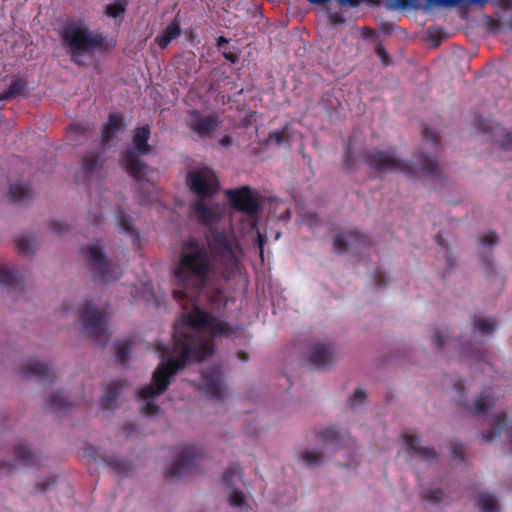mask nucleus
Segmentation results:
<instances>
[{"label":"nucleus","mask_w":512,"mask_h":512,"mask_svg":"<svg viewBox=\"0 0 512 512\" xmlns=\"http://www.w3.org/2000/svg\"><path fill=\"white\" fill-rule=\"evenodd\" d=\"M238 244L231 241L225 231L212 230L207 245L196 239H188L182 245L178 264L173 277L176 288L173 297L179 303L192 305L188 314H183L181 324L173 329V346L157 345L162 361L155 369L152 383L137 392L141 399H153L168 388L171 378L190 362L204 360L213 353V341L201 332L211 331L214 335H229L231 328L196 305L195 298L207 285L212 273L225 280L233 279L240 273L241 263L236 255Z\"/></svg>","instance_id":"f257e3e1"},{"label":"nucleus","mask_w":512,"mask_h":512,"mask_svg":"<svg viewBox=\"0 0 512 512\" xmlns=\"http://www.w3.org/2000/svg\"><path fill=\"white\" fill-rule=\"evenodd\" d=\"M59 37L73 63L84 65L83 57L95 51L106 49V37L92 31L81 20H69L63 23Z\"/></svg>","instance_id":"f03ea898"},{"label":"nucleus","mask_w":512,"mask_h":512,"mask_svg":"<svg viewBox=\"0 0 512 512\" xmlns=\"http://www.w3.org/2000/svg\"><path fill=\"white\" fill-rule=\"evenodd\" d=\"M151 135V129L148 124L137 127L133 131L132 145L121 154V163L128 174L135 180L140 181L144 178L147 165L140 160V156L149 155L152 147L148 144Z\"/></svg>","instance_id":"7ed1b4c3"},{"label":"nucleus","mask_w":512,"mask_h":512,"mask_svg":"<svg viewBox=\"0 0 512 512\" xmlns=\"http://www.w3.org/2000/svg\"><path fill=\"white\" fill-rule=\"evenodd\" d=\"M364 162L373 170L379 172L398 171L408 177L414 176V168L411 163L399 159L394 151H380L377 149L367 151Z\"/></svg>","instance_id":"20e7f679"},{"label":"nucleus","mask_w":512,"mask_h":512,"mask_svg":"<svg viewBox=\"0 0 512 512\" xmlns=\"http://www.w3.org/2000/svg\"><path fill=\"white\" fill-rule=\"evenodd\" d=\"M82 253L86 256L91 270L97 273L101 282L109 283L118 280L122 276L121 267L111 264L100 246L90 244L82 249Z\"/></svg>","instance_id":"39448f33"},{"label":"nucleus","mask_w":512,"mask_h":512,"mask_svg":"<svg viewBox=\"0 0 512 512\" xmlns=\"http://www.w3.org/2000/svg\"><path fill=\"white\" fill-rule=\"evenodd\" d=\"M203 457L202 450L194 445H185L175 461L166 469V478H181L195 474Z\"/></svg>","instance_id":"423d86ee"},{"label":"nucleus","mask_w":512,"mask_h":512,"mask_svg":"<svg viewBox=\"0 0 512 512\" xmlns=\"http://www.w3.org/2000/svg\"><path fill=\"white\" fill-rule=\"evenodd\" d=\"M86 335L101 345H105L109 339L107 321L102 310L94 306H85L80 314Z\"/></svg>","instance_id":"0eeeda50"},{"label":"nucleus","mask_w":512,"mask_h":512,"mask_svg":"<svg viewBox=\"0 0 512 512\" xmlns=\"http://www.w3.org/2000/svg\"><path fill=\"white\" fill-rule=\"evenodd\" d=\"M187 185L199 199H207L219 190L216 174L206 167L190 171L187 175Z\"/></svg>","instance_id":"6e6552de"},{"label":"nucleus","mask_w":512,"mask_h":512,"mask_svg":"<svg viewBox=\"0 0 512 512\" xmlns=\"http://www.w3.org/2000/svg\"><path fill=\"white\" fill-rule=\"evenodd\" d=\"M226 195L231 205L241 213L249 216L256 217L260 210L261 204L258 194L255 193L249 186H241L236 189H229Z\"/></svg>","instance_id":"1a4fd4ad"},{"label":"nucleus","mask_w":512,"mask_h":512,"mask_svg":"<svg viewBox=\"0 0 512 512\" xmlns=\"http://www.w3.org/2000/svg\"><path fill=\"white\" fill-rule=\"evenodd\" d=\"M473 125L481 133H491L492 140L499 144L503 152H512V133L506 132L500 125H493L491 120L477 116Z\"/></svg>","instance_id":"9d476101"},{"label":"nucleus","mask_w":512,"mask_h":512,"mask_svg":"<svg viewBox=\"0 0 512 512\" xmlns=\"http://www.w3.org/2000/svg\"><path fill=\"white\" fill-rule=\"evenodd\" d=\"M188 116V128L201 138L210 137L220 123L217 115H204L196 109L191 110Z\"/></svg>","instance_id":"9b49d317"},{"label":"nucleus","mask_w":512,"mask_h":512,"mask_svg":"<svg viewBox=\"0 0 512 512\" xmlns=\"http://www.w3.org/2000/svg\"><path fill=\"white\" fill-rule=\"evenodd\" d=\"M370 244V239L366 234L358 230H348L341 232L334 238V249L339 252H358L362 247Z\"/></svg>","instance_id":"f8f14e48"},{"label":"nucleus","mask_w":512,"mask_h":512,"mask_svg":"<svg viewBox=\"0 0 512 512\" xmlns=\"http://www.w3.org/2000/svg\"><path fill=\"white\" fill-rule=\"evenodd\" d=\"M200 389L214 399L221 400L224 397L223 378L218 365H213L202 372Z\"/></svg>","instance_id":"ddd939ff"},{"label":"nucleus","mask_w":512,"mask_h":512,"mask_svg":"<svg viewBox=\"0 0 512 512\" xmlns=\"http://www.w3.org/2000/svg\"><path fill=\"white\" fill-rule=\"evenodd\" d=\"M102 152H87L82 159L81 170L77 173V181H86L94 174L98 173L104 164Z\"/></svg>","instance_id":"4468645a"},{"label":"nucleus","mask_w":512,"mask_h":512,"mask_svg":"<svg viewBox=\"0 0 512 512\" xmlns=\"http://www.w3.org/2000/svg\"><path fill=\"white\" fill-rule=\"evenodd\" d=\"M308 361L316 368H326L333 363L334 354L329 345L317 343L312 346Z\"/></svg>","instance_id":"2eb2a0df"},{"label":"nucleus","mask_w":512,"mask_h":512,"mask_svg":"<svg viewBox=\"0 0 512 512\" xmlns=\"http://www.w3.org/2000/svg\"><path fill=\"white\" fill-rule=\"evenodd\" d=\"M20 373L24 377H36L38 379H50L53 380L55 378L54 373L51 371L50 367L45 363L39 362L37 360H30L20 368Z\"/></svg>","instance_id":"dca6fc26"},{"label":"nucleus","mask_w":512,"mask_h":512,"mask_svg":"<svg viewBox=\"0 0 512 512\" xmlns=\"http://www.w3.org/2000/svg\"><path fill=\"white\" fill-rule=\"evenodd\" d=\"M124 128L125 124L121 113L109 114L108 121L101 131V143L104 145L109 144L114 139L115 135L124 130Z\"/></svg>","instance_id":"f3484780"},{"label":"nucleus","mask_w":512,"mask_h":512,"mask_svg":"<svg viewBox=\"0 0 512 512\" xmlns=\"http://www.w3.org/2000/svg\"><path fill=\"white\" fill-rule=\"evenodd\" d=\"M194 211L199 220L203 224H214L217 223L221 218V213L216 207L206 205L204 199H199L194 204Z\"/></svg>","instance_id":"a211bd4d"},{"label":"nucleus","mask_w":512,"mask_h":512,"mask_svg":"<svg viewBox=\"0 0 512 512\" xmlns=\"http://www.w3.org/2000/svg\"><path fill=\"white\" fill-rule=\"evenodd\" d=\"M127 385L125 380H113L106 387L105 393L101 399L102 409H113L116 406L117 398L123 388Z\"/></svg>","instance_id":"6ab92c4d"},{"label":"nucleus","mask_w":512,"mask_h":512,"mask_svg":"<svg viewBox=\"0 0 512 512\" xmlns=\"http://www.w3.org/2000/svg\"><path fill=\"white\" fill-rule=\"evenodd\" d=\"M15 461L24 467L37 465L38 457L33 453L26 442L20 441L13 447Z\"/></svg>","instance_id":"aec40b11"},{"label":"nucleus","mask_w":512,"mask_h":512,"mask_svg":"<svg viewBox=\"0 0 512 512\" xmlns=\"http://www.w3.org/2000/svg\"><path fill=\"white\" fill-rule=\"evenodd\" d=\"M403 438L407 444L409 453L419 456L425 461L433 460L437 458V453L432 448L419 446V440L416 435L403 434Z\"/></svg>","instance_id":"412c9836"},{"label":"nucleus","mask_w":512,"mask_h":512,"mask_svg":"<svg viewBox=\"0 0 512 512\" xmlns=\"http://www.w3.org/2000/svg\"><path fill=\"white\" fill-rule=\"evenodd\" d=\"M180 34V23L177 19H174L166 26L163 32L155 38V42L161 49H165L171 41L180 36Z\"/></svg>","instance_id":"4be33fe9"},{"label":"nucleus","mask_w":512,"mask_h":512,"mask_svg":"<svg viewBox=\"0 0 512 512\" xmlns=\"http://www.w3.org/2000/svg\"><path fill=\"white\" fill-rule=\"evenodd\" d=\"M8 195L12 203L21 204L30 200L33 193L28 184L15 183L10 185Z\"/></svg>","instance_id":"5701e85b"},{"label":"nucleus","mask_w":512,"mask_h":512,"mask_svg":"<svg viewBox=\"0 0 512 512\" xmlns=\"http://www.w3.org/2000/svg\"><path fill=\"white\" fill-rule=\"evenodd\" d=\"M27 82L23 78H17L4 92L0 93V102L15 99L19 96H25Z\"/></svg>","instance_id":"b1692460"},{"label":"nucleus","mask_w":512,"mask_h":512,"mask_svg":"<svg viewBox=\"0 0 512 512\" xmlns=\"http://www.w3.org/2000/svg\"><path fill=\"white\" fill-rule=\"evenodd\" d=\"M427 5L433 6V7H457V6H474L479 5L483 6L485 5L489 0H425Z\"/></svg>","instance_id":"393cba45"},{"label":"nucleus","mask_w":512,"mask_h":512,"mask_svg":"<svg viewBox=\"0 0 512 512\" xmlns=\"http://www.w3.org/2000/svg\"><path fill=\"white\" fill-rule=\"evenodd\" d=\"M495 399L491 393L487 390L482 392L475 400L473 409H470L475 416H479L485 413L488 408L494 406Z\"/></svg>","instance_id":"a878e982"},{"label":"nucleus","mask_w":512,"mask_h":512,"mask_svg":"<svg viewBox=\"0 0 512 512\" xmlns=\"http://www.w3.org/2000/svg\"><path fill=\"white\" fill-rule=\"evenodd\" d=\"M104 462L114 473L120 476H125L132 470L130 462L117 457L108 456L104 459Z\"/></svg>","instance_id":"bb28decb"},{"label":"nucleus","mask_w":512,"mask_h":512,"mask_svg":"<svg viewBox=\"0 0 512 512\" xmlns=\"http://www.w3.org/2000/svg\"><path fill=\"white\" fill-rule=\"evenodd\" d=\"M481 512H499V504L496 498L489 493H481L477 500Z\"/></svg>","instance_id":"cd10ccee"},{"label":"nucleus","mask_w":512,"mask_h":512,"mask_svg":"<svg viewBox=\"0 0 512 512\" xmlns=\"http://www.w3.org/2000/svg\"><path fill=\"white\" fill-rule=\"evenodd\" d=\"M116 220L118 227L122 232L130 234L134 236L135 239H138L139 235L132 224V219L127 216L121 209L117 210L116 212Z\"/></svg>","instance_id":"c85d7f7f"},{"label":"nucleus","mask_w":512,"mask_h":512,"mask_svg":"<svg viewBox=\"0 0 512 512\" xmlns=\"http://www.w3.org/2000/svg\"><path fill=\"white\" fill-rule=\"evenodd\" d=\"M384 6L388 10L419 9V0H385Z\"/></svg>","instance_id":"c756f323"},{"label":"nucleus","mask_w":512,"mask_h":512,"mask_svg":"<svg viewBox=\"0 0 512 512\" xmlns=\"http://www.w3.org/2000/svg\"><path fill=\"white\" fill-rule=\"evenodd\" d=\"M418 162L420 165L421 171L426 175L436 176L439 172L438 163L430 156H427L425 153H421Z\"/></svg>","instance_id":"7c9ffc66"},{"label":"nucleus","mask_w":512,"mask_h":512,"mask_svg":"<svg viewBox=\"0 0 512 512\" xmlns=\"http://www.w3.org/2000/svg\"><path fill=\"white\" fill-rule=\"evenodd\" d=\"M17 281V271L13 265H0V284L12 286Z\"/></svg>","instance_id":"2f4dec72"},{"label":"nucleus","mask_w":512,"mask_h":512,"mask_svg":"<svg viewBox=\"0 0 512 512\" xmlns=\"http://www.w3.org/2000/svg\"><path fill=\"white\" fill-rule=\"evenodd\" d=\"M131 352V341L121 340L115 343V354L116 358L120 363L128 361Z\"/></svg>","instance_id":"473e14b6"},{"label":"nucleus","mask_w":512,"mask_h":512,"mask_svg":"<svg viewBox=\"0 0 512 512\" xmlns=\"http://www.w3.org/2000/svg\"><path fill=\"white\" fill-rule=\"evenodd\" d=\"M317 437L324 444H338L341 441L340 433L333 427H329L317 433Z\"/></svg>","instance_id":"72a5a7b5"},{"label":"nucleus","mask_w":512,"mask_h":512,"mask_svg":"<svg viewBox=\"0 0 512 512\" xmlns=\"http://www.w3.org/2000/svg\"><path fill=\"white\" fill-rule=\"evenodd\" d=\"M35 239L29 236H20L16 239V246L19 252L30 255L35 250Z\"/></svg>","instance_id":"f704fd0d"},{"label":"nucleus","mask_w":512,"mask_h":512,"mask_svg":"<svg viewBox=\"0 0 512 512\" xmlns=\"http://www.w3.org/2000/svg\"><path fill=\"white\" fill-rule=\"evenodd\" d=\"M474 328L484 335L491 334L496 329V324L492 318H480L473 321Z\"/></svg>","instance_id":"c9c22d12"},{"label":"nucleus","mask_w":512,"mask_h":512,"mask_svg":"<svg viewBox=\"0 0 512 512\" xmlns=\"http://www.w3.org/2000/svg\"><path fill=\"white\" fill-rule=\"evenodd\" d=\"M49 405L58 411H65L70 407L69 401L63 396L62 392L53 393L49 397Z\"/></svg>","instance_id":"e433bc0d"},{"label":"nucleus","mask_w":512,"mask_h":512,"mask_svg":"<svg viewBox=\"0 0 512 512\" xmlns=\"http://www.w3.org/2000/svg\"><path fill=\"white\" fill-rule=\"evenodd\" d=\"M301 459L308 467H316L320 465L322 455L314 450H306L301 454Z\"/></svg>","instance_id":"4c0bfd02"},{"label":"nucleus","mask_w":512,"mask_h":512,"mask_svg":"<svg viewBox=\"0 0 512 512\" xmlns=\"http://www.w3.org/2000/svg\"><path fill=\"white\" fill-rule=\"evenodd\" d=\"M444 491L441 489H426L421 492L423 500L430 503H440L444 499Z\"/></svg>","instance_id":"58836bf2"},{"label":"nucleus","mask_w":512,"mask_h":512,"mask_svg":"<svg viewBox=\"0 0 512 512\" xmlns=\"http://www.w3.org/2000/svg\"><path fill=\"white\" fill-rule=\"evenodd\" d=\"M422 137L425 141L429 142L433 148H435V149L439 148L440 135L436 130L430 129L427 126H423Z\"/></svg>","instance_id":"ea45409f"},{"label":"nucleus","mask_w":512,"mask_h":512,"mask_svg":"<svg viewBox=\"0 0 512 512\" xmlns=\"http://www.w3.org/2000/svg\"><path fill=\"white\" fill-rule=\"evenodd\" d=\"M105 12L108 16L117 18L125 12V3L117 2L106 5Z\"/></svg>","instance_id":"a19ab883"},{"label":"nucleus","mask_w":512,"mask_h":512,"mask_svg":"<svg viewBox=\"0 0 512 512\" xmlns=\"http://www.w3.org/2000/svg\"><path fill=\"white\" fill-rule=\"evenodd\" d=\"M89 126L82 123H74L71 124L68 128V134L74 135L75 140H77L78 136H85L88 133Z\"/></svg>","instance_id":"79ce46f5"},{"label":"nucleus","mask_w":512,"mask_h":512,"mask_svg":"<svg viewBox=\"0 0 512 512\" xmlns=\"http://www.w3.org/2000/svg\"><path fill=\"white\" fill-rule=\"evenodd\" d=\"M450 447L452 458L463 461L465 456V449L463 444L458 441H451Z\"/></svg>","instance_id":"37998d69"},{"label":"nucleus","mask_w":512,"mask_h":512,"mask_svg":"<svg viewBox=\"0 0 512 512\" xmlns=\"http://www.w3.org/2000/svg\"><path fill=\"white\" fill-rule=\"evenodd\" d=\"M228 502L232 506L241 507L245 502L243 493L239 490L233 489L229 494Z\"/></svg>","instance_id":"c03bdc74"},{"label":"nucleus","mask_w":512,"mask_h":512,"mask_svg":"<svg viewBox=\"0 0 512 512\" xmlns=\"http://www.w3.org/2000/svg\"><path fill=\"white\" fill-rule=\"evenodd\" d=\"M328 22L332 25L344 23L345 19L341 12L333 11L331 8L327 9Z\"/></svg>","instance_id":"a18cd8bd"},{"label":"nucleus","mask_w":512,"mask_h":512,"mask_svg":"<svg viewBox=\"0 0 512 512\" xmlns=\"http://www.w3.org/2000/svg\"><path fill=\"white\" fill-rule=\"evenodd\" d=\"M287 137L286 129L272 131L269 133L268 139L277 145H281Z\"/></svg>","instance_id":"49530a36"},{"label":"nucleus","mask_w":512,"mask_h":512,"mask_svg":"<svg viewBox=\"0 0 512 512\" xmlns=\"http://www.w3.org/2000/svg\"><path fill=\"white\" fill-rule=\"evenodd\" d=\"M447 341L446 331L437 330L433 335V345L437 349H441Z\"/></svg>","instance_id":"de8ad7c7"},{"label":"nucleus","mask_w":512,"mask_h":512,"mask_svg":"<svg viewBox=\"0 0 512 512\" xmlns=\"http://www.w3.org/2000/svg\"><path fill=\"white\" fill-rule=\"evenodd\" d=\"M236 475V470L234 468L226 469L221 477V482L224 486L230 488L233 485V478Z\"/></svg>","instance_id":"09e8293b"},{"label":"nucleus","mask_w":512,"mask_h":512,"mask_svg":"<svg viewBox=\"0 0 512 512\" xmlns=\"http://www.w3.org/2000/svg\"><path fill=\"white\" fill-rule=\"evenodd\" d=\"M50 228L54 234L61 236L68 231L69 226L65 222L52 221Z\"/></svg>","instance_id":"8fccbe9b"},{"label":"nucleus","mask_w":512,"mask_h":512,"mask_svg":"<svg viewBox=\"0 0 512 512\" xmlns=\"http://www.w3.org/2000/svg\"><path fill=\"white\" fill-rule=\"evenodd\" d=\"M366 399V393L362 389H357L353 396L350 397V404L352 407L364 403Z\"/></svg>","instance_id":"3c124183"},{"label":"nucleus","mask_w":512,"mask_h":512,"mask_svg":"<svg viewBox=\"0 0 512 512\" xmlns=\"http://www.w3.org/2000/svg\"><path fill=\"white\" fill-rule=\"evenodd\" d=\"M498 241V236L494 232H488L480 238V244L483 246H492Z\"/></svg>","instance_id":"603ef678"},{"label":"nucleus","mask_w":512,"mask_h":512,"mask_svg":"<svg viewBox=\"0 0 512 512\" xmlns=\"http://www.w3.org/2000/svg\"><path fill=\"white\" fill-rule=\"evenodd\" d=\"M56 478L54 476H50L44 481L37 484V491L44 493L48 490V488L55 484Z\"/></svg>","instance_id":"864d4df0"},{"label":"nucleus","mask_w":512,"mask_h":512,"mask_svg":"<svg viewBox=\"0 0 512 512\" xmlns=\"http://www.w3.org/2000/svg\"><path fill=\"white\" fill-rule=\"evenodd\" d=\"M16 468L15 464L10 461H2L0 462V476L9 474L14 471Z\"/></svg>","instance_id":"5fc2aeb1"},{"label":"nucleus","mask_w":512,"mask_h":512,"mask_svg":"<svg viewBox=\"0 0 512 512\" xmlns=\"http://www.w3.org/2000/svg\"><path fill=\"white\" fill-rule=\"evenodd\" d=\"M375 284L377 287H384L386 285L385 274L382 270L377 268L374 273Z\"/></svg>","instance_id":"6e6d98bb"},{"label":"nucleus","mask_w":512,"mask_h":512,"mask_svg":"<svg viewBox=\"0 0 512 512\" xmlns=\"http://www.w3.org/2000/svg\"><path fill=\"white\" fill-rule=\"evenodd\" d=\"M376 54L380 57L384 65H388L389 55L387 54L385 48L382 45H379L375 49Z\"/></svg>","instance_id":"4d7b16f0"},{"label":"nucleus","mask_w":512,"mask_h":512,"mask_svg":"<svg viewBox=\"0 0 512 512\" xmlns=\"http://www.w3.org/2000/svg\"><path fill=\"white\" fill-rule=\"evenodd\" d=\"M142 409L147 415H155L159 411V407L153 402H147Z\"/></svg>","instance_id":"13d9d810"},{"label":"nucleus","mask_w":512,"mask_h":512,"mask_svg":"<svg viewBox=\"0 0 512 512\" xmlns=\"http://www.w3.org/2000/svg\"><path fill=\"white\" fill-rule=\"evenodd\" d=\"M221 52H222L223 57L226 60L230 61L231 63L234 64V63L238 62L239 56H238L237 53H234V52H231V51H225V50H222Z\"/></svg>","instance_id":"bf43d9fd"},{"label":"nucleus","mask_w":512,"mask_h":512,"mask_svg":"<svg viewBox=\"0 0 512 512\" xmlns=\"http://www.w3.org/2000/svg\"><path fill=\"white\" fill-rule=\"evenodd\" d=\"M265 240H266L265 235H263L260 232H258L257 246L259 248V253H260L261 257H263V247H264V244H265Z\"/></svg>","instance_id":"052dcab7"},{"label":"nucleus","mask_w":512,"mask_h":512,"mask_svg":"<svg viewBox=\"0 0 512 512\" xmlns=\"http://www.w3.org/2000/svg\"><path fill=\"white\" fill-rule=\"evenodd\" d=\"M342 6L355 7L359 4V0H337Z\"/></svg>","instance_id":"680f3d73"},{"label":"nucleus","mask_w":512,"mask_h":512,"mask_svg":"<svg viewBox=\"0 0 512 512\" xmlns=\"http://www.w3.org/2000/svg\"><path fill=\"white\" fill-rule=\"evenodd\" d=\"M219 144L223 147H229L232 144V138L229 135H225L219 140Z\"/></svg>","instance_id":"e2e57ef3"},{"label":"nucleus","mask_w":512,"mask_h":512,"mask_svg":"<svg viewBox=\"0 0 512 512\" xmlns=\"http://www.w3.org/2000/svg\"><path fill=\"white\" fill-rule=\"evenodd\" d=\"M489 28L492 31H497L500 28V22L497 20H494L493 18L489 19Z\"/></svg>","instance_id":"0e129e2a"},{"label":"nucleus","mask_w":512,"mask_h":512,"mask_svg":"<svg viewBox=\"0 0 512 512\" xmlns=\"http://www.w3.org/2000/svg\"><path fill=\"white\" fill-rule=\"evenodd\" d=\"M228 43V39H226L224 36H220L217 40V48L222 51L223 45Z\"/></svg>","instance_id":"69168bd1"},{"label":"nucleus","mask_w":512,"mask_h":512,"mask_svg":"<svg viewBox=\"0 0 512 512\" xmlns=\"http://www.w3.org/2000/svg\"><path fill=\"white\" fill-rule=\"evenodd\" d=\"M454 387H455L457 393L461 394L464 389L462 380L459 379V380L455 381Z\"/></svg>","instance_id":"338daca9"},{"label":"nucleus","mask_w":512,"mask_h":512,"mask_svg":"<svg viewBox=\"0 0 512 512\" xmlns=\"http://www.w3.org/2000/svg\"><path fill=\"white\" fill-rule=\"evenodd\" d=\"M237 357L239 358V360L245 362L248 360V354L245 353L244 351H238L237 352Z\"/></svg>","instance_id":"774afa93"}]
</instances>
